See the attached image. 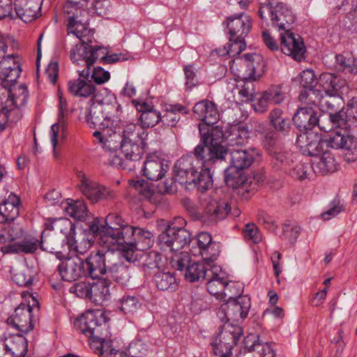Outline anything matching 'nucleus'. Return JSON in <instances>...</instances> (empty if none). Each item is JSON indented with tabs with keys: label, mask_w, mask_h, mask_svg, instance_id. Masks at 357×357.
<instances>
[{
	"label": "nucleus",
	"mask_w": 357,
	"mask_h": 357,
	"mask_svg": "<svg viewBox=\"0 0 357 357\" xmlns=\"http://www.w3.org/2000/svg\"><path fill=\"white\" fill-rule=\"evenodd\" d=\"M67 29L68 33H73L76 37L83 33H89V29L86 27V24L80 17L74 19L73 17H70Z\"/></svg>",
	"instance_id": "62"
},
{
	"label": "nucleus",
	"mask_w": 357,
	"mask_h": 357,
	"mask_svg": "<svg viewBox=\"0 0 357 357\" xmlns=\"http://www.w3.org/2000/svg\"><path fill=\"white\" fill-rule=\"evenodd\" d=\"M227 25L230 36L245 38L251 29L252 20L249 15L241 13L229 17Z\"/></svg>",
	"instance_id": "28"
},
{
	"label": "nucleus",
	"mask_w": 357,
	"mask_h": 357,
	"mask_svg": "<svg viewBox=\"0 0 357 357\" xmlns=\"http://www.w3.org/2000/svg\"><path fill=\"white\" fill-rule=\"evenodd\" d=\"M20 198L10 194L8 198L0 204V223L13 221L20 214Z\"/></svg>",
	"instance_id": "33"
},
{
	"label": "nucleus",
	"mask_w": 357,
	"mask_h": 357,
	"mask_svg": "<svg viewBox=\"0 0 357 357\" xmlns=\"http://www.w3.org/2000/svg\"><path fill=\"white\" fill-rule=\"evenodd\" d=\"M70 57L73 63L78 65L80 64V62L84 63L86 68L79 71L80 77L84 78L89 77L91 66L99 59L104 64H112L128 59L126 54L122 53L108 54L107 50L102 46H97L89 50L87 47L83 49L82 46H77L70 54Z\"/></svg>",
	"instance_id": "3"
},
{
	"label": "nucleus",
	"mask_w": 357,
	"mask_h": 357,
	"mask_svg": "<svg viewBox=\"0 0 357 357\" xmlns=\"http://www.w3.org/2000/svg\"><path fill=\"white\" fill-rule=\"evenodd\" d=\"M245 349L249 352L257 351L259 357H275V354L270 344L262 342L259 335L250 334L243 340Z\"/></svg>",
	"instance_id": "34"
},
{
	"label": "nucleus",
	"mask_w": 357,
	"mask_h": 357,
	"mask_svg": "<svg viewBox=\"0 0 357 357\" xmlns=\"http://www.w3.org/2000/svg\"><path fill=\"white\" fill-rule=\"evenodd\" d=\"M139 120L142 128H151L155 126L160 121H162L160 113L155 109L144 112L140 114Z\"/></svg>",
	"instance_id": "58"
},
{
	"label": "nucleus",
	"mask_w": 357,
	"mask_h": 357,
	"mask_svg": "<svg viewBox=\"0 0 357 357\" xmlns=\"http://www.w3.org/2000/svg\"><path fill=\"white\" fill-rule=\"evenodd\" d=\"M120 148L128 160L139 161L148 146V132L136 123L123 126Z\"/></svg>",
	"instance_id": "2"
},
{
	"label": "nucleus",
	"mask_w": 357,
	"mask_h": 357,
	"mask_svg": "<svg viewBox=\"0 0 357 357\" xmlns=\"http://www.w3.org/2000/svg\"><path fill=\"white\" fill-rule=\"evenodd\" d=\"M232 73L236 79H258L265 71V63L255 54H246L230 64Z\"/></svg>",
	"instance_id": "6"
},
{
	"label": "nucleus",
	"mask_w": 357,
	"mask_h": 357,
	"mask_svg": "<svg viewBox=\"0 0 357 357\" xmlns=\"http://www.w3.org/2000/svg\"><path fill=\"white\" fill-rule=\"evenodd\" d=\"M112 252H103L98 250L91 252L86 259L84 276L92 279H99L102 275L107 273L108 258L112 257Z\"/></svg>",
	"instance_id": "20"
},
{
	"label": "nucleus",
	"mask_w": 357,
	"mask_h": 357,
	"mask_svg": "<svg viewBox=\"0 0 357 357\" xmlns=\"http://www.w3.org/2000/svg\"><path fill=\"white\" fill-rule=\"evenodd\" d=\"M281 51L297 61H301L305 52V45L299 36H296L289 30L280 33Z\"/></svg>",
	"instance_id": "23"
},
{
	"label": "nucleus",
	"mask_w": 357,
	"mask_h": 357,
	"mask_svg": "<svg viewBox=\"0 0 357 357\" xmlns=\"http://www.w3.org/2000/svg\"><path fill=\"white\" fill-rule=\"evenodd\" d=\"M259 17L266 22L267 25L278 29L279 31H287L295 21V16L291 10L282 2H270L260 6Z\"/></svg>",
	"instance_id": "5"
},
{
	"label": "nucleus",
	"mask_w": 357,
	"mask_h": 357,
	"mask_svg": "<svg viewBox=\"0 0 357 357\" xmlns=\"http://www.w3.org/2000/svg\"><path fill=\"white\" fill-rule=\"evenodd\" d=\"M223 273L219 266H213L210 269V276L206 279L207 291L210 294L215 296L218 299H222V294L224 290L225 280L222 276Z\"/></svg>",
	"instance_id": "32"
},
{
	"label": "nucleus",
	"mask_w": 357,
	"mask_h": 357,
	"mask_svg": "<svg viewBox=\"0 0 357 357\" xmlns=\"http://www.w3.org/2000/svg\"><path fill=\"white\" fill-rule=\"evenodd\" d=\"M231 137V142L238 146H241L247 143L249 138V132L243 126H235L232 128Z\"/></svg>",
	"instance_id": "63"
},
{
	"label": "nucleus",
	"mask_w": 357,
	"mask_h": 357,
	"mask_svg": "<svg viewBox=\"0 0 357 357\" xmlns=\"http://www.w3.org/2000/svg\"><path fill=\"white\" fill-rule=\"evenodd\" d=\"M6 351L10 352L14 357H25L27 353L28 344L26 340L20 335L11 346L3 344Z\"/></svg>",
	"instance_id": "52"
},
{
	"label": "nucleus",
	"mask_w": 357,
	"mask_h": 357,
	"mask_svg": "<svg viewBox=\"0 0 357 357\" xmlns=\"http://www.w3.org/2000/svg\"><path fill=\"white\" fill-rule=\"evenodd\" d=\"M40 241L33 236H26L22 241L19 242H15L11 244L3 245L1 248V251L3 255L7 254H32L34 253L38 248L39 245L40 248L49 252H52L54 248L49 245V241L46 235H45V231H43L40 236Z\"/></svg>",
	"instance_id": "12"
},
{
	"label": "nucleus",
	"mask_w": 357,
	"mask_h": 357,
	"mask_svg": "<svg viewBox=\"0 0 357 357\" xmlns=\"http://www.w3.org/2000/svg\"><path fill=\"white\" fill-rule=\"evenodd\" d=\"M263 93L270 104H280L285 98L284 92L279 85L273 86Z\"/></svg>",
	"instance_id": "61"
},
{
	"label": "nucleus",
	"mask_w": 357,
	"mask_h": 357,
	"mask_svg": "<svg viewBox=\"0 0 357 357\" xmlns=\"http://www.w3.org/2000/svg\"><path fill=\"white\" fill-rule=\"evenodd\" d=\"M257 155V153L255 149H231L230 150V167L241 170L247 169L253 163Z\"/></svg>",
	"instance_id": "30"
},
{
	"label": "nucleus",
	"mask_w": 357,
	"mask_h": 357,
	"mask_svg": "<svg viewBox=\"0 0 357 357\" xmlns=\"http://www.w3.org/2000/svg\"><path fill=\"white\" fill-rule=\"evenodd\" d=\"M199 254L203 259V263L206 264L210 269L211 266H216L213 264L214 261L217 259L220 254V244L218 242L213 241L210 245L206 246L199 251Z\"/></svg>",
	"instance_id": "51"
},
{
	"label": "nucleus",
	"mask_w": 357,
	"mask_h": 357,
	"mask_svg": "<svg viewBox=\"0 0 357 357\" xmlns=\"http://www.w3.org/2000/svg\"><path fill=\"white\" fill-rule=\"evenodd\" d=\"M313 171L312 164L298 163L290 170V175L292 178L303 181L308 178Z\"/></svg>",
	"instance_id": "59"
},
{
	"label": "nucleus",
	"mask_w": 357,
	"mask_h": 357,
	"mask_svg": "<svg viewBox=\"0 0 357 357\" xmlns=\"http://www.w3.org/2000/svg\"><path fill=\"white\" fill-rule=\"evenodd\" d=\"M328 146L335 149L345 151L344 159L348 162L357 160V140L347 132V129H342L331 133L328 137Z\"/></svg>",
	"instance_id": "13"
},
{
	"label": "nucleus",
	"mask_w": 357,
	"mask_h": 357,
	"mask_svg": "<svg viewBox=\"0 0 357 357\" xmlns=\"http://www.w3.org/2000/svg\"><path fill=\"white\" fill-rule=\"evenodd\" d=\"M0 61V79L4 87H9L10 84H14L19 77L22 68L15 54L2 56Z\"/></svg>",
	"instance_id": "24"
},
{
	"label": "nucleus",
	"mask_w": 357,
	"mask_h": 357,
	"mask_svg": "<svg viewBox=\"0 0 357 357\" xmlns=\"http://www.w3.org/2000/svg\"><path fill=\"white\" fill-rule=\"evenodd\" d=\"M10 84L8 89V96L6 102V106L10 109H17L25 105L28 100L27 87L24 84L13 86Z\"/></svg>",
	"instance_id": "37"
},
{
	"label": "nucleus",
	"mask_w": 357,
	"mask_h": 357,
	"mask_svg": "<svg viewBox=\"0 0 357 357\" xmlns=\"http://www.w3.org/2000/svg\"><path fill=\"white\" fill-rule=\"evenodd\" d=\"M121 109V107L117 102L92 105L86 115V121L91 128L105 130L119 117Z\"/></svg>",
	"instance_id": "7"
},
{
	"label": "nucleus",
	"mask_w": 357,
	"mask_h": 357,
	"mask_svg": "<svg viewBox=\"0 0 357 357\" xmlns=\"http://www.w3.org/2000/svg\"><path fill=\"white\" fill-rule=\"evenodd\" d=\"M242 335L243 328L241 326L231 323H225L212 342L214 354L220 357H228L231 354L234 346Z\"/></svg>",
	"instance_id": "9"
},
{
	"label": "nucleus",
	"mask_w": 357,
	"mask_h": 357,
	"mask_svg": "<svg viewBox=\"0 0 357 357\" xmlns=\"http://www.w3.org/2000/svg\"><path fill=\"white\" fill-rule=\"evenodd\" d=\"M56 231L67 236L75 235V227L73 222L67 218H50L45 223V233L46 231Z\"/></svg>",
	"instance_id": "39"
},
{
	"label": "nucleus",
	"mask_w": 357,
	"mask_h": 357,
	"mask_svg": "<svg viewBox=\"0 0 357 357\" xmlns=\"http://www.w3.org/2000/svg\"><path fill=\"white\" fill-rule=\"evenodd\" d=\"M342 118L344 121L343 123L340 124L342 129H347L352 124L357 123V97L353 98L349 102Z\"/></svg>",
	"instance_id": "49"
},
{
	"label": "nucleus",
	"mask_w": 357,
	"mask_h": 357,
	"mask_svg": "<svg viewBox=\"0 0 357 357\" xmlns=\"http://www.w3.org/2000/svg\"><path fill=\"white\" fill-rule=\"evenodd\" d=\"M193 112L196 118L206 126L215 124L220 118L216 105L208 100H203L197 102L193 107Z\"/></svg>",
	"instance_id": "27"
},
{
	"label": "nucleus",
	"mask_w": 357,
	"mask_h": 357,
	"mask_svg": "<svg viewBox=\"0 0 357 357\" xmlns=\"http://www.w3.org/2000/svg\"><path fill=\"white\" fill-rule=\"evenodd\" d=\"M199 130L202 144L195 148V157H181L175 163L174 172L178 183L185 188L196 186L199 191L204 192L213 185L210 167L218 161H223L228 149L222 144L223 132L218 127L204 132L202 123H199Z\"/></svg>",
	"instance_id": "1"
},
{
	"label": "nucleus",
	"mask_w": 357,
	"mask_h": 357,
	"mask_svg": "<svg viewBox=\"0 0 357 357\" xmlns=\"http://www.w3.org/2000/svg\"><path fill=\"white\" fill-rule=\"evenodd\" d=\"M185 220L178 217L158 236V243L162 250L178 252L191 240L190 234L183 227Z\"/></svg>",
	"instance_id": "4"
},
{
	"label": "nucleus",
	"mask_w": 357,
	"mask_h": 357,
	"mask_svg": "<svg viewBox=\"0 0 357 357\" xmlns=\"http://www.w3.org/2000/svg\"><path fill=\"white\" fill-rule=\"evenodd\" d=\"M169 169L167 161L156 154H149L143 167V174L148 179L158 181L162 178Z\"/></svg>",
	"instance_id": "26"
},
{
	"label": "nucleus",
	"mask_w": 357,
	"mask_h": 357,
	"mask_svg": "<svg viewBox=\"0 0 357 357\" xmlns=\"http://www.w3.org/2000/svg\"><path fill=\"white\" fill-rule=\"evenodd\" d=\"M67 135V130H58L56 126H52L50 131V140L53 148L54 158L56 160L60 158V152L58 151Z\"/></svg>",
	"instance_id": "53"
},
{
	"label": "nucleus",
	"mask_w": 357,
	"mask_h": 357,
	"mask_svg": "<svg viewBox=\"0 0 357 357\" xmlns=\"http://www.w3.org/2000/svg\"><path fill=\"white\" fill-rule=\"evenodd\" d=\"M13 280L19 286L28 287L32 284V271L27 266H22L12 272Z\"/></svg>",
	"instance_id": "50"
},
{
	"label": "nucleus",
	"mask_w": 357,
	"mask_h": 357,
	"mask_svg": "<svg viewBox=\"0 0 357 357\" xmlns=\"http://www.w3.org/2000/svg\"><path fill=\"white\" fill-rule=\"evenodd\" d=\"M225 181L228 187L238 190V194L245 199L254 194L257 188L253 177L248 176L243 170L234 167H229L225 170Z\"/></svg>",
	"instance_id": "11"
},
{
	"label": "nucleus",
	"mask_w": 357,
	"mask_h": 357,
	"mask_svg": "<svg viewBox=\"0 0 357 357\" xmlns=\"http://www.w3.org/2000/svg\"><path fill=\"white\" fill-rule=\"evenodd\" d=\"M66 244L70 252H75L77 255H84L91 247L92 242L85 234H82L78 239L75 238V235H69L67 236Z\"/></svg>",
	"instance_id": "45"
},
{
	"label": "nucleus",
	"mask_w": 357,
	"mask_h": 357,
	"mask_svg": "<svg viewBox=\"0 0 357 357\" xmlns=\"http://www.w3.org/2000/svg\"><path fill=\"white\" fill-rule=\"evenodd\" d=\"M31 312L32 307L30 305L21 303L7 319V323L19 332L27 333L33 328Z\"/></svg>",
	"instance_id": "22"
},
{
	"label": "nucleus",
	"mask_w": 357,
	"mask_h": 357,
	"mask_svg": "<svg viewBox=\"0 0 357 357\" xmlns=\"http://www.w3.org/2000/svg\"><path fill=\"white\" fill-rule=\"evenodd\" d=\"M78 177L80 180V191L91 203L112 199L115 197V193L112 190L88 178L84 173L79 172Z\"/></svg>",
	"instance_id": "14"
},
{
	"label": "nucleus",
	"mask_w": 357,
	"mask_h": 357,
	"mask_svg": "<svg viewBox=\"0 0 357 357\" xmlns=\"http://www.w3.org/2000/svg\"><path fill=\"white\" fill-rule=\"evenodd\" d=\"M241 293L242 287L241 284L231 281L227 282L225 280L221 301H227L237 298L238 296H241Z\"/></svg>",
	"instance_id": "57"
},
{
	"label": "nucleus",
	"mask_w": 357,
	"mask_h": 357,
	"mask_svg": "<svg viewBox=\"0 0 357 357\" xmlns=\"http://www.w3.org/2000/svg\"><path fill=\"white\" fill-rule=\"evenodd\" d=\"M319 160L312 163L313 172L315 174L326 175L337 171L339 164L334 155L329 151L322 152Z\"/></svg>",
	"instance_id": "35"
},
{
	"label": "nucleus",
	"mask_w": 357,
	"mask_h": 357,
	"mask_svg": "<svg viewBox=\"0 0 357 357\" xmlns=\"http://www.w3.org/2000/svg\"><path fill=\"white\" fill-rule=\"evenodd\" d=\"M149 351V345L142 340L132 342L128 347L129 354L132 357H144Z\"/></svg>",
	"instance_id": "64"
},
{
	"label": "nucleus",
	"mask_w": 357,
	"mask_h": 357,
	"mask_svg": "<svg viewBox=\"0 0 357 357\" xmlns=\"http://www.w3.org/2000/svg\"><path fill=\"white\" fill-rule=\"evenodd\" d=\"M300 84L305 90L303 91L300 95V100H304L307 97L315 95L316 91L313 89L318 83L317 78L312 70L307 69L302 71L299 75Z\"/></svg>",
	"instance_id": "40"
},
{
	"label": "nucleus",
	"mask_w": 357,
	"mask_h": 357,
	"mask_svg": "<svg viewBox=\"0 0 357 357\" xmlns=\"http://www.w3.org/2000/svg\"><path fill=\"white\" fill-rule=\"evenodd\" d=\"M337 93L326 94V96H321L319 102L320 110L328 114V119L333 127L340 128L342 124V115L344 110L342 108V99L337 96Z\"/></svg>",
	"instance_id": "19"
},
{
	"label": "nucleus",
	"mask_w": 357,
	"mask_h": 357,
	"mask_svg": "<svg viewBox=\"0 0 357 357\" xmlns=\"http://www.w3.org/2000/svg\"><path fill=\"white\" fill-rule=\"evenodd\" d=\"M107 273L118 283L126 284L131 275L128 266L123 264L119 253L112 252L108 258Z\"/></svg>",
	"instance_id": "29"
},
{
	"label": "nucleus",
	"mask_w": 357,
	"mask_h": 357,
	"mask_svg": "<svg viewBox=\"0 0 357 357\" xmlns=\"http://www.w3.org/2000/svg\"><path fill=\"white\" fill-rule=\"evenodd\" d=\"M59 108L57 123L52 126H56L58 130H67L68 128V103L66 100L59 95Z\"/></svg>",
	"instance_id": "60"
},
{
	"label": "nucleus",
	"mask_w": 357,
	"mask_h": 357,
	"mask_svg": "<svg viewBox=\"0 0 357 357\" xmlns=\"http://www.w3.org/2000/svg\"><path fill=\"white\" fill-rule=\"evenodd\" d=\"M154 282L157 288L161 291H173L176 289L178 282L174 273L158 272L154 275Z\"/></svg>",
	"instance_id": "44"
},
{
	"label": "nucleus",
	"mask_w": 357,
	"mask_h": 357,
	"mask_svg": "<svg viewBox=\"0 0 357 357\" xmlns=\"http://www.w3.org/2000/svg\"><path fill=\"white\" fill-rule=\"evenodd\" d=\"M255 79H236V90L243 102L253 100L255 93Z\"/></svg>",
	"instance_id": "47"
},
{
	"label": "nucleus",
	"mask_w": 357,
	"mask_h": 357,
	"mask_svg": "<svg viewBox=\"0 0 357 357\" xmlns=\"http://www.w3.org/2000/svg\"><path fill=\"white\" fill-rule=\"evenodd\" d=\"M250 306V299L248 296H238L222 304L219 313L224 314L226 323H229V321H238L247 317Z\"/></svg>",
	"instance_id": "15"
},
{
	"label": "nucleus",
	"mask_w": 357,
	"mask_h": 357,
	"mask_svg": "<svg viewBox=\"0 0 357 357\" xmlns=\"http://www.w3.org/2000/svg\"><path fill=\"white\" fill-rule=\"evenodd\" d=\"M188 109L180 104L169 105L166 107L162 116V122L168 126L174 127L181 119V114H186Z\"/></svg>",
	"instance_id": "42"
},
{
	"label": "nucleus",
	"mask_w": 357,
	"mask_h": 357,
	"mask_svg": "<svg viewBox=\"0 0 357 357\" xmlns=\"http://www.w3.org/2000/svg\"><path fill=\"white\" fill-rule=\"evenodd\" d=\"M318 107L313 103L311 106L300 107L294 115L292 120L296 126L300 130H311L315 126L327 132V128L321 124L324 116H318Z\"/></svg>",
	"instance_id": "16"
},
{
	"label": "nucleus",
	"mask_w": 357,
	"mask_h": 357,
	"mask_svg": "<svg viewBox=\"0 0 357 357\" xmlns=\"http://www.w3.org/2000/svg\"><path fill=\"white\" fill-rule=\"evenodd\" d=\"M79 71L78 70L79 78L68 82V91L77 97L88 98L93 96L96 91V86L91 82L86 81L89 77L87 78L80 77Z\"/></svg>",
	"instance_id": "36"
},
{
	"label": "nucleus",
	"mask_w": 357,
	"mask_h": 357,
	"mask_svg": "<svg viewBox=\"0 0 357 357\" xmlns=\"http://www.w3.org/2000/svg\"><path fill=\"white\" fill-rule=\"evenodd\" d=\"M43 0H16L14 3L15 18L25 23L31 22L40 15Z\"/></svg>",
	"instance_id": "25"
},
{
	"label": "nucleus",
	"mask_w": 357,
	"mask_h": 357,
	"mask_svg": "<svg viewBox=\"0 0 357 357\" xmlns=\"http://www.w3.org/2000/svg\"><path fill=\"white\" fill-rule=\"evenodd\" d=\"M57 269L63 280L75 281L84 276V261L78 256L66 257L61 261Z\"/></svg>",
	"instance_id": "21"
},
{
	"label": "nucleus",
	"mask_w": 357,
	"mask_h": 357,
	"mask_svg": "<svg viewBox=\"0 0 357 357\" xmlns=\"http://www.w3.org/2000/svg\"><path fill=\"white\" fill-rule=\"evenodd\" d=\"M22 117V113L20 109H10L8 107H3L0 110V130H3L8 121L15 123Z\"/></svg>",
	"instance_id": "54"
},
{
	"label": "nucleus",
	"mask_w": 357,
	"mask_h": 357,
	"mask_svg": "<svg viewBox=\"0 0 357 357\" xmlns=\"http://www.w3.org/2000/svg\"><path fill=\"white\" fill-rule=\"evenodd\" d=\"M75 326L80 333L89 338V342L104 335V333L107 332V329L102 314L94 311H87L84 313L75 320Z\"/></svg>",
	"instance_id": "10"
},
{
	"label": "nucleus",
	"mask_w": 357,
	"mask_h": 357,
	"mask_svg": "<svg viewBox=\"0 0 357 357\" xmlns=\"http://www.w3.org/2000/svg\"><path fill=\"white\" fill-rule=\"evenodd\" d=\"M328 137L321 139L317 134L315 135L314 139L308 144L306 150L303 153L304 155L309 156H317L324 152V148L329 147L328 146Z\"/></svg>",
	"instance_id": "55"
},
{
	"label": "nucleus",
	"mask_w": 357,
	"mask_h": 357,
	"mask_svg": "<svg viewBox=\"0 0 357 357\" xmlns=\"http://www.w3.org/2000/svg\"><path fill=\"white\" fill-rule=\"evenodd\" d=\"M111 282L105 279H98L97 282L91 283L90 300L96 304H102L110 296L109 286Z\"/></svg>",
	"instance_id": "38"
},
{
	"label": "nucleus",
	"mask_w": 357,
	"mask_h": 357,
	"mask_svg": "<svg viewBox=\"0 0 357 357\" xmlns=\"http://www.w3.org/2000/svg\"><path fill=\"white\" fill-rule=\"evenodd\" d=\"M65 211L69 216L79 221H84L89 213L86 204L80 201L68 203Z\"/></svg>",
	"instance_id": "48"
},
{
	"label": "nucleus",
	"mask_w": 357,
	"mask_h": 357,
	"mask_svg": "<svg viewBox=\"0 0 357 357\" xmlns=\"http://www.w3.org/2000/svg\"><path fill=\"white\" fill-rule=\"evenodd\" d=\"M129 234L126 236V242L132 243L138 250H146L152 246L153 235L148 231L139 227H128Z\"/></svg>",
	"instance_id": "31"
},
{
	"label": "nucleus",
	"mask_w": 357,
	"mask_h": 357,
	"mask_svg": "<svg viewBox=\"0 0 357 357\" xmlns=\"http://www.w3.org/2000/svg\"><path fill=\"white\" fill-rule=\"evenodd\" d=\"M318 82L326 93L331 95L337 93L345 85V80L329 73H322Z\"/></svg>",
	"instance_id": "41"
},
{
	"label": "nucleus",
	"mask_w": 357,
	"mask_h": 357,
	"mask_svg": "<svg viewBox=\"0 0 357 357\" xmlns=\"http://www.w3.org/2000/svg\"><path fill=\"white\" fill-rule=\"evenodd\" d=\"M91 349L94 353L98 354L99 357H113L116 351L112 347V341L106 340L102 336L96 338L89 343Z\"/></svg>",
	"instance_id": "43"
},
{
	"label": "nucleus",
	"mask_w": 357,
	"mask_h": 357,
	"mask_svg": "<svg viewBox=\"0 0 357 357\" xmlns=\"http://www.w3.org/2000/svg\"><path fill=\"white\" fill-rule=\"evenodd\" d=\"M271 164L275 170H286L293 162L292 153L289 151H275L271 150Z\"/></svg>",
	"instance_id": "46"
},
{
	"label": "nucleus",
	"mask_w": 357,
	"mask_h": 357,
	"mask_svg": "<svg viewBox=\"0 0 357 357\" xmlns=\"http://www.w3.org/2000/svg\"><path fill=\"white\" fill-rule=\"evenodd\" d=\"M201 205L203 217L210 222H215L223 220L231 212V206L227 201L218 199L208 195L201 198Z\"/></svg>",
	"instance_id": "17"
},
{
	"label": "nucleus",
	"mask_w": 357,
	"mask_h": 357,
	"mask_svg": "<svg viewBox=\"0 0 357 357\" xmlns=\"http://www.w3.org/2000/svg\"><path fill=\"white\" fill-rule=\"evenodd\" d=\"M119 307L125 314L133 313L141 306L137 297L130 295H124L119 301Z\"/></svg>",
	"instance_id": "56"
},
{
	"label": "nucleus",
	"mask_w": 357,
	"mask_h": 357,
	"mask_svg": "<svg viewBox=\"0 0 357 357\" xmlns=\"http://www.w3.org/2000/svg\"><path fill=\"white\" fill-rule=\"evenodd\" d=\"M129 227L114 229L112 227H102L100 236L98 243L100 247L106 249L105 252H114L119 250L122 243L126 242V236L130 232Z\"/></svg>",
	"instance_id": "18"
},
{
	"label": "nucleus",
	"mask_w": 357,
	"mask_h": 357,
	"mask_svg": "<svg viewBox=\"0 0 357 357\" xmlns=\"http://www.w3.org/2000/svg\"><path fill=\"white\" fill-rule=\"evenodd\" d=\"M171 264L178 271H184L186 280L190 282L199 281L210 276V267L203 262L190 263L188 252H181L172 257Z\"/></svg>",
	"instance_id": "8"
}]
</instances>
